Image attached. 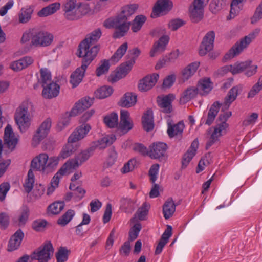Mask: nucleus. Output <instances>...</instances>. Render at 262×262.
<instances>
[{
	"label": "nucleus",
	"instance_id": "63",
	"mask_svg": "<svg viewBox=\"0 0 262 262\" xmlns=\"http://www.w3.org/2000/svg\"><path fill=\"white\" fill-rule=\"evenodd\" d=\"M159 169V165L158 164H154L152 165L149 170V176H150V181L152 183H155L157 178V175Z\"/></svg>",
	"mask_w": 262,
	"mask_h": 262
},
{
	"label": "nucleus",
	"instance_id": "36",
	"mask_svg": "<svg viewBox=\"0 0 262 262\" xmlns=\"http://www.w3.org/2000/svg\"><path fill=\"white\" fill-rule=\"evenodd\" d=\"M137 102V95L133 93H126L119 102V105L124 107H130Z\"/></svg>",
	"mask_w": 262,
	"mask_h": 262
},
{
	"label": "nucleus",
	"instance_id": "61",
	"mask_svg": "<svg viewBox=\"0 0 262 262\" xmlns=\"http://www.w3.org/2000/svg\"><path fill=\"white\" fill-rule=\"evenodd\" d=\"M149 205L146 203H144L142 206L139 208L137 211L138 217L140 220H144L145 216L147 215Z\"/></svg>",
	"mask_w": 262,
	"mask_h": 262
},
{
	"label": "nucleus",
	"instance_id": "55",
	"mask_svg": "<svg viewBox=\"0 0 262 262\" xmlns=\"http://www.w3.org/2000/svg\"><path fill=\"white\" fill-rule=\"evenodd\" d=\"M40 82L42 86L52 82L51 73L47 69L40 70Z\"/></svg>",
	"mask_w": 262,
	"mask_h": 262
},
{
	"label": "nucleus",
	"instance_id": "19",
	"mask_svg": "<svg viewBox=\"0 0 262 262\" xmlns=\"http://www.w3.org/2000/svg\"><path fill=\"white\" fill-rule=\"evenodd\" d=\"M138 8V5L135 4L126 5L122 8L120 13L118 14L119 17H121L122 19L123 18L122 22L128 26V31L131 25V23L128 21V18L135 13Z\"/></svg>",
	"mask_w": 262,
	"mask_h": 262
},
{
	"label": "nucleus",
	"instance_id": "16",
	"mask_svg": "<svg viewBox=\"0 0 262 262\" xmlns=\"http://www.w3.org/2000/svg\"><path fill=\"white\" fill-rule=\"evenodd\" d=\"M174 98V95L172 94L163 97L158 96L157 102L162 112L168 114L172 112L171 103Z\"/></svg>",
	"mask_w": 262,
	"mask_h": 262
},
{
	"label": "nucleus",
	"instance_id": "28",
	"mask_svg": "<svg viewBox=\"0 0 262 262\" xmlns=\"http://www.w3.org/2000/svg\"><path fill=\"white\" fill-rule=\"evenodd\" d=\"M167 125V133L170 138L182 136L185 127L184 124L182 122L180 121L176 124L168 122Z\"/></svg>",
	"mask_w": 262,
	"mask_h": 262
},
{
	"label": "nucleus",
	"instance_id": "64",
	"mask_svg": "<svg viewBox=\"0 0 262 262\" xmlns=\"http://www.w3.org/2000/svg\"><path fill=\"white\" fill-rule=\"evenodd\" d=\"M185 24V22L181 19H174L169 21L168 27L171 30L176 31Z\"/></svg>",
	"mask_w": 262,
	"mask_h": 262
},
{
	"label": "nucleus",
	"instance_id": "35",
	"mask_svg": "<svg viewBox=\"0 0 262 262\" xmlns=\"http://www.w3.org/2000/svg\"><path fill=\"white\" fill-rule=\"evenodd\" d=\"M196 88L201 95H207L212 89V83L209 78L206 77L199 80Z\"/></svg>",
	"mask_w": 262,
	"mask_h": 262
},
{
	"label": "nucleus",
	"instance_id": "59",
	"mask_svg": "<svg viewBox=\"0 0 262 262\" xmlns=\"http://www.w3.org/2000/svg\"><path fill=\"white\" fill-rule=\"evenodd\" d=\"M262 19V2L257 6L253 16L251 18V23L254 24Z\"/></svg>",
	"mask_w": 262,
	"mask_h": 262
},
{
	"label": "nucleus",
	"instance_id": "17",
	"mask_svg": "<svg viewBox=\"0 0 262 262\" xmlns=\"http://www.w3.org/2000/svg\"><path fill=\"white\" fill-rule=\"evenodd\" d=\"M158 78L159 75L157 73H154L145 77L139 83V90L142 92L149 90L155 85Z\"/></svg>",
	"mask_w": 262,
	"mask_h": 262
},
{
	"label": "nucleus",
	"instance_id": "47",
	"mask_svg": "<svg viewBox=\"0 0 262 262\" xmlns=\"http://www.w3.org/2000/svg\"><path fill=\"white\" fill-rule=\"evenodd\" d=\"M146 20V17L143 15L136 16L132 22V30L134 32H137L142 28Z\"/></svg>",
	"mask_w": 262,
	"mask_h": 262
},
{
	"label": "nucleus",
	"instance_id": "3",
	"mask_svg": "<svg viewBox=\"0 0 262 262\" xmlns=\"http://www.w3.org/2000/svg\"><path fill=\"white\" fill-rule=\"evenodd\" d=\"M123 18L118 15L115 17H110L103 22V26L107 29L115 28L113 34L114 38H120L124 36L127 33L128 26L122 22Z\"/></svg>",
	"mask_w": 262,
	"mask_h": 262
},
{
	"label": "nucleus",
	"instance_id": "11",
	"mask_svg": "<svg viewBox=\"0 0 262 262\" xmlns=\"http://www.w3.org/2000/svg\"><path fill=\"white\" fill-rule=\"evenodd\" d=\"M135 61L128 60L121 64L119 69L114 74H111L108 78L109 81L113 83L124 77L131 70Z\"/></svg>",
	"mask_w": 262,
	"mask_h": 262
},
{
	"label": "nucleus",
	"instance_id": "32",
	"mask_svg": "<svg viewBox=\"0 0 262 262\" xmlns=\"http://www.w3.org/2000/svg\"><path fill=\"white\" fill-rule=\"evenodd\" d=\"M142 125L146 132L152 130L154 127L153 112L150 109L148 110L142 117Z\"/></svg>",
	"mask_w": 262,
	"mask_h": 262
},
{
	"label": "nucleus",
	"instance_id": "12",
	"mask_svg": "<svg viewBox=\"0 0 262 262\" xmlns=\"http://www.w3.org/2000/svg\"><path fill=\"white\" fill-rule=\"evenodd\" d=\"M215 38V32L213 31L208 32L203 38L200 45L199 54L204 56L212 50Z\"/></svg>",
	"mask_w": 262,
	"mask_h": 262
},
{
	"label": "nucleus",
	"instance_id": "48",
	"mask_svg": "<svg viewBox=\"0 0 262 262\" xmlns=\"http://www.w3.org/2000/svg\"><path fill=\"white\" fill-rule=\"evenodd\" d=\"M64 16L69 20H76L80 18L83 14L82 10H71L70 12L68 10H63Z\"/></svg>",
	"mask_w": 262,
	"mask_h": 262
},
{
	"label": "nucleus",
	"instance_id": "21",
	"mask_svg": "<svg viewBox=\"0 0 262 262\" xmlns=\"http://www.w3.org/2000/svg\"><path fill=\"white\" fill-rule=\"evenodd\" d=\"M42 92V95L46 99H52L57 97L60 90L59 85L52 82L48 84L46 86H44Z\"/></svg>",
	"mask_w": 262,
	"mask_h": 262
},
{
	"label": "nucleus",
	"instance_id": "53",
	"mask_svg": "<svg viewBox=\"0 0 262 262\" xmlns=\"http://www.w3.org/2000/svg\"><path fill=\"white\" fill-rule=\"evenodd\" d=\"M141 228L142 227L140 223L135 224L129 232L128 241L130 242L135 240L138 237Z\"/></svg>",
	"mask_w": 262,
	"mask_h": 262
},
{
	"label": "nucleus",
	"instance_id": "14",
	"mask_svg": "<svg viewBox=\"0 0 262 262\" xmlns=\"http://www.w3.org/2000/svg\"><path fill=\"white\" fill-rule=\"evenodd\" d=\"M91 129V126L88 124H82L76 128L69 137V142L76 143L83 139Z\"/></svg>",
	"mask_w": 262,
	"mask_h": 262
},
{
	"label": "nucleus",
	"instance_id": "31",
	"mask_svg": "<svg viewBox=\"0 0 262 262\" xmlns=\"http://www.w3.org/2000/svg\"><path fill=\"white\" fill-rule=\"evenodd\" d=\"M176 205L171 198H168L163 205V213L165 219L171 217L176 211Z\"/></svg>",
	"mask_w": 262,
	"mask_h": 262
},
{
	"label": "nucleus",
	"instance_id": "15",
	"mask_svg": "<svg viewBox=\"0 0 262 262\" xmlns=\"http://www.w3.org/2000/svg\"><path fill=\"white\" fill-rule=\"evenodd\" d=\"M228 124H223L220 125L217 124L214 127V130L211 134L210 137L206 143V149H209L213 144L219 141V138L226 133V129L228 127Z\"/></svg>",
	"mask_w": 262,
	"mask_h": 262
},
{
	"label": "nucleus",
	"instance_id": "38",
	"mask_svg": "<svg viewBox=\"0 0 262 262\" xmlns=\"http://www.w3.org/2000/svg\"><path fill=\"white\" fill-rule=\"evenodd\" d=\"M69 139H68V143L66 144L58 157L63 159H66L72 155L77 149V146L74 145L75 142H69Z\"/></svg>",
	"mask_w": 262,
	"mask_h": 262
},
{
	"label": "nucleus",
	"instance_id": "43",
	"mask_svg": "<svg viewBox=\"0 0 262 262\" xmlns=\"http://www.w3.org/2000/svg\"><path fill=\"white\" fill-rule=\"evenodd\" d=\"M33 10L30 7L22 8L19 13V21L20 23H26L31 19Z\"/></svg>",
	"mask_w": 262,
	"mask_h": 262
},
{
	"label": "nucleus",
	"instance_id": "40",
	"mask_svg": "<svg viewBox=\"0 0 262 262\" xmlns=\"http://www.w3.org/2000/svg\"><path fill=\"white\" fill-rule=\"evenodd\" d=\"M179 56V51L177 50L170 53L168 56L159 61L156 65V69H158L162 68L167 63L174 62Z\"/></svg>",
	"mask_w": 262,
	"mask_h": 262
},
{
	"label": "nucleus",
	"instance_id": "57",
	"mask_svg": "<svg viewBox=\"0 0 262 262\" xmlns=\"http://www.w3.org/2000/svg\"><path fill=\"white\" fill-rule=\"evenodd\" d=\"M228 0H214L210 4V9L213 13H216L224 6Z\"/></svg>",
	"mask_w": 262,
	"mask_h": 262
},
{
	"label": "nucleus",
	"instance_id": "24",
	"mask_svg": "<svg viewBox=\"0 0 262 262\" xmlns=\"http://www.w3.org/2000/svg\"><path fill=\"white\" fill-rule=\"evenodd\" d=\"M59 161V157L57 156L49 157L47 154L45 157V168L43 169V173L48 174L53 172L57 168Z\"/></svg>",
	"mask_w": 262,
	"mask_h": 262
},
{
	"label": "nucleus",
	"instance_id": "23",
	"mask_svg": "<svg viewBox=\"0 0 262 262\" xmlns=\"http://www.w3.org/2000/svg\"><path fill=\"white\" fill-rule=\"evenodd\" d=\"M242 90V87L241 85H236L232 88L225 98L224 102L222 104V109H228L230 104L236 99L239 92Z\"/></svg>",
	"mask_w": 262,
	"mask_h": 262
},
{
	"label": "nucleus",
	"instance_id": "6",
	"mask_svg": "<svg viewBox=\"0 0 262 262\" xmlns=\"http://www.w3.org/2000/svg\"><path fill=\"white\" fill-rule=\"evenodd\" d=\"M53 252L52 244L47 242L33 252L31 255V258L38 260V262H48L51 259Z\"/></svg>",
	"mask_w": 262,
	"mask_h": 262
},
{
	"label": "nucleus",
	"instance_id": "56",
	"mask_svg": "<svg viewBox=\"0 0 262 262\" xmlns=\"http://www.w3.org/2000/svg\"><path fill=\"white\" fill-rule=\"evenodd\" d=\"M262 90V75L259 78L258 80L249 91L248 94V98H252Z\"/></svg>",
	"mask_w": 262,
	"mask_h": 262
},
{
	"label": "nucleus",
	"instance_id": "45",
	"mask_svg": "<svg viewBox=\"0 0 262 262\" xmlns=\"http://www.w3.org/2000/svg\"><path fill=\"white\" fill-rule=\"evenodd\" d=\"M103 120L106 125L110 128H114L118 124V116L114 112L105 116Z\"/></svg>",
	"mask_w": 262,
	"mask_h": 262
},
{
	"label": "nucleus",
	"instance_id": "18",
	"mask_svg": "<svg viewBox=\"0 0 262 262\" xmlns=\"http://www.w3.org/2000/svg\"><path fill=\"white\" fill-rule=\"evenodd\" d=\"M129 113L126 110H121L120 112V121L119 124V129L124 134L127 133L133 127V123L129 120Z\"/></svg>",
	"mask_w": 262,
	"mask_h": 262
},
{
	"label": "nucleus",
	"instance_id": "1",
	"mask_svg": "<svg viewBox=\"0 0 262 262\" xmlns=\"http://www.w3.org/2000/svg\"><path fill=\"white\" fill-rule=\"evenodd\" d=\"M33 111V105L29 101H24L16 109L14 119L21 132H25L30 126L32 120L31 114Z\"/></svg>",
	"mask_w": 262,
	"mask_h": 262
},
{
	"label": "nucleus",
	"instance_id": "25",
	"mask_svg": "<svg viewBox=\"0 0 262 262\" xmlns=\"http://www.w3.org/2000/svg\"><path fill=\"white\" fill-rule=\"evenodd\" d=\"M24 236L23 231L20 229L18 230L9 240L8 250L12 251L17 249L19 247Z\"/></svg>",
	"mask_w": 262,
	"mask_h": 262
},
{
	"label": "nucleus",
	"instance_id": "27",
	"mask_svg": "<svg viewBox=\"0 0 262 262\" xmlns=\"http://www.w3.org/2000/svg\"><path fill=\"white\" fill-rule=\"evenodd\" d=\"M99 145L98 142H93L92 143L90 147L79 153L76 157L79 161L80 164H81L82 163L88 160L93 154L95 150L98 148V146Z\"/></svg>",
	"mask_w": 262,
	"mask_h": 262
},
{
	"label": "nucleus",
	"instance_id": "26",
	"mask_svg": "<svg viewBox=\"0 0 262 262\" xmlns=\"http://www.w3.org/2000/svg\"><path fill=\"white\" fill-rule=\"evenodd\" d=\"M46 153H41L34 157L31 161V167L34 170L43 173L45 168V157Z\"/></svg>",
	"mask_w": 262,
	"mask_h": 262
},
{
	"label": "nucleus",
	"instance_id": "58",
	"mask_svg": "<svg viewBox=\"0 0 262 262\" xmlns=\"http://www.w3.org/2000/svg\"><path fill=\"white\" fill-rule=\"evenodd\" d=\"M110 68L108 60H104L101 61V64L96 70V74L99 77L103 74L106 73Z\"/></svg>",
	"mask_w": 262,
	"mask_h": 262
},
{
	"label": "nucleus",
	"instance_id": "13",
	"mask_svg": "<svg viewBox=\"0 0 262 262\" xmlns=\"http://www.w3.org/2000/svg\"><path fill=\"white\" fill-rule=\"evenodd\" d=\"M4 141V144L11 151L15 149L18 143V139L15 137L12 128L9 124H8L5 128Z\"/></svg>",
	"mask_w": 262,
	"mask_h": 262
},
{
	"label": "nucleus",
	"instance_id": "5",
	"mask_svg": "<svg viewBox=\"0 0 262 262\" xmlns=\"http://www.w3.org/2000/svg\"><path fill=\"white\" fill-rule=\"evenodd\" d=\"M85 45L81 46V43L79 45V53L78 56L82 57V64L88 67L96 57L100 48L98 45Z\"/></svg>",
	"mask_w": 262,
	"mask_h": 262
},
{
	"label": "nucleus",
	"instance_id": "4",
	"mask_svg": "<svg viewBox=\"0 0 262 262\" xmlns=\"http://www.w3.org/2000/svg\"><path fill=\"white\" fill-rule=\"evenodd\" d=\"M54 36L51 33L37 29H32V46L46 47L53 41Z\"/></svg>",
	"mask_w": 262,
	"mask_h": 262
},
{
	"label": "nucleus",
	"instance_id": "8",
	"mask_svg": "<svg viewBox=\"0 0 262 262\" xmlns=\"http://www.w3.org/2000/svg\"><path fill=\"white\" fill-rule=\"evenodd\" d=\"M172 7L173 3L170 0H158L153 7L151 16L155 18L166 14L172 9Z\"/></svg>",
	"mask_w": 262,
	"mask_h": 262
},
{
	"label": "nucleus",
	"instance_id": "52",
	"mask_svg": "<svg viewBox=\"0 0 262 262\" xmlns=\"http://www.w3.org/2000/svg\"><path fill=\"white\" fill-rule=\"evenodd\" d=\"M69 253L70 251L67 248L60 247L56 253L57 262H66L68 260Z\"/></svg>",
	"mask_w": 262,
	"mask_h": 262
},
{
	"label": "nucleus",
	"instance_id": "37",
	"mask_svg": "<svg viewBox=\"0 0 262 262\" xmlns=\"http://www.w3.org/2000/svg\"><path fill=\"white\" fill-rule=\"evenodd\" d=\"M200 62H194L185 67L182 71V77L184 81L188 80L196 72Z\"/></svg>",
	"mask_w": 262,
	"mask_h": 262
},
{
	"label": "nucleus",
	"instance_id": "33",
	"mask_svg": "<svg viewBox=\"0 0 262 262\" xmlns=\"http://www.w3.org/2000/svg\"><path fill=\"white\" fill-rule=\"evenodd\" d=\"M102 35L101 30L97 28L89 34L81 42V46H85V45L93 46L100 38Z\"/></svg>",
	"mask_w": 262,
	"mask_h": 262
},
{
	"label": "nucleus",
	"instance_id": "7",
	"mask_svg": "<svg viewBox=\"0 0 262 262\" xmlns=\"http://www.w3.org/2000/svg\"><path fill=\"white\" fill-rule=\"evenodd\" d=\"M52 124L51 119L47 118L39 125L32 138V144L36 146L49 134Z\"/></svg>",
	"mask_w": 262,
	"mask_h": 262
},
{
	"label": "nucleus",
	"instance_id": "2",
	"mask_svg": "<svg viewBox=\"0 0 262 262\" xmlns=\"http://www.w3.org/2000/svg\"><path fill=\"white\" fill-rule=\"evenodd\" d=\"M260 29H256L253 32L250 33L248 36H246L241 39L239 41H237L232 46L229 51L225 55L224 59L229 60L233 58L238 55L254 39L260 32Z\"/></svg>",
	"mask_w": 262,
	"mask_h": 262
},
{
	"label": "nucleus",
	"instance_id": "50",
	"mask_svg": "<svg viewBox=\"0 0 262 262\" xmlns=\"http://www.w3.org/2000/svg\"><path fill=\"white\" fill-rule=\"evenodd\" d=\"M116 139V136L114 135H111L101 139L100 140L95 141V142H98L99 145L98 148L102 149L105 148L107 145L112 144Z\"/></svg>",
	"mask_w": 262,
	"mask_h": 262
},
{
	"label": "nucleus",
	"instance_id": "20",
	"mask_svg": "<svg viewBox=\"0 0 262 262\" xmlns=\"http://www.w3.org/2000/svg\"><path fill=\"white\" fill-rule=\"evenodd\" d=\"M87 68L86 66L82 64L71 74L70 83L72 85L73 88L77 86L82 81Z\"/></svg>",
	"mask_w": 262,
	"mask_h": 262
},
{
	"label": "nucleus",
	"instance_id": "30",
	"mask_svg": "<svg viewBox=\"0 0 262 262\" xmlns=\"http://www.w3.org/2000/svg\"><path fill=\"white\" fill-rule=\"evenodd\" d=\"M169 40V37L167 35H164L160 37L159 40L154 43L153 48L150 52V56H155L156 52L163 51L165 49Z\"/></svg>",
	"mask_w": 262,
	"mask_h": 262
},
{
	"label": "nucleus",
	"instance_id": "41",
	"mask_svg": "<svg viewBox=\"0 0 262 262\" xmlns=\"http://www.w3.org/2000/svg\"><path fill=\"white\" fill-rule=\"evenodd\" d=\"M34 182L35 176L32 169H30L28 172L27 178L23 184V187L26 193H29L32 191Z\"/></svg>",
	"mask_w": 262,
	"mask_h": 262
},
{
	"label": "nucleus",
	"instance_id": "46",
	"mask_svg": "<svg viewBox=\"0 0 262 262\" xmlns=\"http://www.w3.org/2000/svg\"><path fill=\"white\" fill-rule=\"evenodd\" d=\"M81 165L79 161L78 160L76 157L74 159H72L65 163L60 168L61 169L63 170L64 173L66 174L67 172H71V170L75 169Z\"/></svg>",
	"mask_w": 262,
	"mask_h": 262
},
{
	"label": "nucleus",
	"instance_id": "39",
	"mask_svg": "<svg viewBox=\"0 0 262 262\" xmlns=\"http://www.w3.org/2000/svg\"><path fill=\"white\" fill-rule=\"evenodd\" d=\"M60 4L58 2L52 3L49 6L42 8L38 13L40 17L47 16L55 13L60 9Z\"/></svg>",
	"mask_w": 262,
	"mask_h": 262
},
{
	"label": "nucleus",
	"instance_id": "22",
	"mask_svg": "<svg viewBox=\"0 0 262 262\" xmlns=\"http://www.w3.org/2000/svg\"><path fill=\"white\" fill-rule=\"evenodd\" d=\"M93 103V99L90 97L81 99L75 104V107L71 110L72 115H77L85 110L89 108Z\"/></svg>",
	"mask_w": 262,
	"mask_h": 262
},
{
	"label": "nucleus",
	"instance_id": "51",
	"mask_svg": "<svg viewBox=\"0 0 262 262\" xmlns=\"http://www.w3.org/2000/svg\"><path fill=\"white\" fill-rule=\"evenodd\" d=\"M64 202H55L48 207L49 211L53 214H59L64 207Z\"/></svg>",
	"mask_w": 262,
	"mask_h": 262
},
{
	"label": "nucleus",
	"instance_id": "34",
	"mask_svg": "<svg viewBox=\"0 0 262 262\" xmlns=\"http://www.w3.org/2000/svg\"><path fill=\"white\" fill-rule=\"evenodd\" d=\"M221 104L219 101L214 102L209 108L205 124L210 125L212 124L217 115Z\"/></svg>",
	"mask_w": 262,
	"mask_h": 262
},
{
	"label": "nucleus",
	"instance_id": "60",
	"mask_svg": "<svg viewBox=\"0 0 262 262\" xmlns=\"http://www.w3.org/2000/svg\"><path fill=\"white\" fill-rule=\"evenodd\" d=\"M29 214V210L27 207L22 209L18 217V224L19 226H24L28 221Z\"/></svg>",
	"mask_w": 262,
	"mask_h": 262
},
{
	"label": "nucleus",
	"instance_id": "10",
	"mask_svg": "<svg viewBox=\"0 0 262 262\" xmlns=\"http://www.w3.org/2000/svg\"><path fill=\"white\" fill-rule=\"evenodd\" d=\"M167 149L166 144L163 142L154 143L149 146L148 155L152 159H162L165 157Z\"/></svg>",
	"mask_w": 262,
	"mask_h": 262
},
{
	"label": "nucleus",
	"instance_id": "9",
	"mask_svg": "<svg viewBox=\"0 0 262 262\" xmlns=\"http://www.w3.org/2000/svg\"><path fill=\"white\" fill-rule=\"evenodd\" d=\"M208 0H194L193 6L190 9V19L193 23H197L201 20L203 16L204 3Z\"/></svg>",
	"mask_w": 262,
	"mask_h": 262
},
{
	"label": "nucleus",
	"instance_id": "44",
	"mask_svg": "<svg viewBox=\"0 0 262 262\" xmlns=\"http://www.w3.org/2000/svg\"><path fill=\"white\" fill-rule=\"evenodd\" d=\"M127 48L128 46L127 42H125L121 45L112 56L111 61L114 63L117 62L125 54Z\"/></svg>",
	"mask_w": 262,
	"mask_h": 262
},
{
	"label": "nucleus",
	"instance_id": "42",
	"mask_svg": "<svg viewBox=\"0 0 262 262\" xmlns=\"http://www.w3.org/2000/svg\"><path fill=\"white\" fill-rule=\"evenodd\" d=\"M75 215L74 210L69 209L58 219L57 223L61 226H65L72 220Z\"/></svg>",
	"mask_w": 262,
	"mask_h": 262
},
{
	"label": "nucleus",
	"instance_id": "62",
	"mask_svg": "<svg viewBox=\"0 0 262 262\" xmlns=\"http://www.w3.org/2000/svg\"><path fill=\"white\" fill-rule=\"evenodd\" d=\"M245 63H248L246 68L244 70L245 75L247 77H251L254 75L257 72V66L252 65L251 61H246Z\"/></svg>",
	"mask_w": 262,
	"mask_h": 262
},
{
	"label": "nucleus",
	"instance_id": "54",
	"mask_svg": "<svg viewBox=\"0 0 262 262\" xmlns=\"http://www.w3.org/2000/svg\"><path fill=\"white\" fill-rule=\"evenodd\" d=\"M82 6L81 3H77V0H67L63 10H82Z\"/></svg>",
	"mask_w": 262,
	"mask_h": 262
},
{
	"label": "nucleus",
	"instance_id": "29",
	"mask_svg": "<svg viewBox=\"0 0 262 262\" xmlns=\"http://www.w3.org/2000/svg\"><path fill=\"white\" fill-rule=\"evenodd\" d=\"M198 94V88L189 86L183 92L180 98V102L185 104L196 97Z\"/></svg>",
	"mask_w": 262,
	"mask_h": 262
},
{
	"label": "nucleus",
	"instance_id": "49",
	"mask_svg": "<svg viewBox=\"0 0 262 262\" xmlns=\"http://www.w3.org/2000/svg\"><path fill=\"white\" fill-rule=\"evenodd\" d=\"M113 92V89L111 86H103L97 90L95 95L99 99H104L110 96Z\"/></svg>",
	"mask_w": 262,
	"mask_h": 262
}]
</instances>
